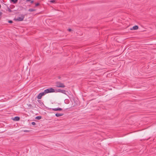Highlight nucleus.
Wrapping results in <instances>:
<instances>
[{
    "instance_id": "1",
    "label": "nucleus",
    "mask_w": 156,
    "mask_h": 156,
    "mask_svg": "<svg viewBox=\"0 0 156 156\" xmlns=\"http://www.w3.org/2000/svg\"><path fill=\"white\" fill-rule=\"evenodd\" d=\"M25 17V15L23 14L19 16H18L17 17H15L14 20L16 21H22L23 20Z\"/></svg>"
},
{
    "instance_id": "2",
    "label": "nucleus",
    "mask_w": 156,
    "mask_h": 156,
    "mask_svg": "<svg viewBox=\"0 0 156 156\" xmlns=\"http://www.w3.org/2000/svg\"><path fill=\"white\" fill-rule=\"evenodd\" d=\"M55 86L58 88H64L65 87V86L64 83H61L59 81H57L55 83Z\"/></svg>"
},
{
    "instance_id": "3",
    "label": "nucleus",
    "mask_w": 156,
    "mask_h": 156,
    "mask_svg": "<svg viewBox=\"0 0 156 156\" xmlns=\"http://www.w3.org/2000/svg\"><path fill=\"white\" fill-rule=\"evenodd\" d=\"M44 92L46 94L48 93L55 92V91L53 88H50L45 90H44Z\"/></svg>"
},
{
    "instance_id": "4",
    "label": "nucleus",
    "mask_w": 156,
    "mask_h": 156,
    "mask_svg": "<svg viewBox=\"0 0 156 156\" xmlns=\"http://www.w3.org/2000/svg\"><path fill=\"white\" fill-rule=\"evenodd\" d=\"M45 95V93H44V91L43 92L39 94H38V95L37 96V98L38 99H41V98H42V97L43 96H44V95Z\"/></svg>"
},
{
    "instance_id": "5",
    "label": "nucleus",
    "mask_w": 156,
    "mask_h": 156,
    "mask_svg": "<svg viewBox=\"0 0 156 156\" xmlns=\"http://www.w3.org/2000/svg\"><path fill=\"white\" fill-rule=\"evenodd\" d=\"M52 110L54 111H62V109L61 108H52L51 109Z\"/></svg>"
},
{
    "instance_id": "6",
    "label": "nucleus",
    "mask_w": 156,
    "mask_h": 156,
    "mask_svg": "<svg viewBox=\"0 0 156 156\" xmlns=\"http://www.w3.org/2000/svg\"><path fill=\"white\" fill-rule=\"evenodd\" d=\"M63 114H62V113H56L55 115V116H56V117H60V116H62L63 115Z\"/></svg>"
},
{
    "instance_id": "7",
    "label": "nucleus",
    "mask_w": 156,
    "mask_h": 156,
    "mask_svg": "<svg viewBox=\"0 0 156 156\" xmlns=\"http://www.w3.org/2000/svg\"><path fill=\"white\" fill-rule=\"evenodd\" d=\"M138 28V27L137 26H135L133 27L132 29H131V30H137Z\"/></svg>"
},
{
    "instance_id": "8",
    "label": "nucleus",
    "mask_w": 156,
    "mask_h": 156,
    "mask_svg": "<svg viewBox=\"0 0 156 156\" xmlns=\"http://www.w3.org/2000/svg\"><path fill=\"white\" fill-rule=\"evenodd\" d=\"M13 119L15 121H18L20 119V118L19 117L16 116V117H15Z\"/></svg>"
},
{
    "instance_id": "9",
    "label": "nucleus",
    "mask_w": 156,
    "mask_h": 156,
    "mask_svg": "<svg viewBox=\"0 0 156 156\" xmlns=\"http://www.w3.org/2000/svg\"><path fill=\"white\" fill-rule=\"evenodd\" d=\"M66 92H68L67 91H66L64 90H62L61 93L62 94H63L66 95L67 94L66 93Z\"/></svg>"
},
{
    "instance_id": "10",
    "label": "nucleus",
    "mask_w": 156,
    "mask_h": 156,
    "mask_svg": "<svg viewBox=\"0 0 156 156\" xmlns=\"http://www.w3.org/2000/svg\"><path fill=\"white\" fill-rule=\"evenodd\" d=\"M28 10L30 12H33V11H35V9H34L31 8V9H30Z\"/></svg>"
},
{
    "instance_id": "11",
    "label": "nucleus",
    "mask_w": 156,
    "mask_h": 156,
    "mask_svg": "<svg viewBox=\"0 0 156 156\" xmlns=\"http://www.w3.org/2000/svg\"><path fill=\"white\" fill-rule=\"evenodd\" d=\"M41 118V116H37L36 117L35 119L37 120H39Z\"/></svg>"
},
{
    "instance_id": "12",
    "label": "nucleus",
    "mask_w": 156,
    "mask_h": 156,
    "mask_svg": "<svg viewBox=\"0 0 156 156\" xmlns=\"http://www.w3.org/2000/svg\"><path fill=\"white\" fill-rule=\"evenodd\" d=\"M62 90H61L60 89H57V90H56V92L61 93Z\"/></svg>"
},
{
    "instance_id": "13",
    "label": "nucleus",
    "mask_w": 156,
    "mask_h": 156,
    "mask_svg": "<svg viewBox=\"0 0 156 156\" xmlns=\"http://www.w3.org/2000/svg\"><path fill=\"white\" fill-rule=\"evenodd\" d=\"M11 1L13 2V3H15L17 2L18 0H11Z\"/></svg>"
},
{
    "instance_id": "14",
    "label": "nucleus",
    "mask_w": 156,
    "mask_h": 156,
    "mask_svg": "<svg viewBox=\"0 0 156 156\" xmlns=\"http://www.w3.org/2000/svg\"><path fill=\"white\" fill-rule=\"evenodd\" d=\"M8 10L9 12H12L10 8H8Z\"/></svg>"
},
{
    "instance_id": "15",
    "label": "nucleus",
    "mask_w": 156,
    "mask_h": 156,
    "mask_svg": "<svg viewBox=\"0 0 156 156\" xmlns=\"http://www.w3.org/2000/svg\"><path fill=\"white\" fill-rule=\"evenodd\" d=\"M31 124L33 125H36V123L35 122H31Z\"/></svg>"
},
{
    "instance_id": "16",
    "label": "nucleus",
    "mask_w": 156,
    "mask_h": 156,
    "mask_svg": "<svg viewBox=\"0 0 156 156\" xmlns=\"http://www.w3.org/2000/svg\"><path fill=\"white\" fill-rule=\"evenodd\" d=\"M24 132H29V131L28 130H24L23 131Z\"/></svg>"
},
{
    "instance_id": "17",
    "label": "nucleus",
    "mask_w": 156,
    "mask_h": 156,
    "mask_svg": "<svg viewBox=\"0 0 156 156\" xmlns=\"http://www.w3.org/2000/svg\"><path fill=\"white\" fill-rule=\"evenodd\" d=\"M2 14V12H0V20L1 19V18Z\"/></svg>"
},
{
    "instance_id": "18",
    "label": "nucleus",
    "mask_w": 156,
    "mask_h": 156,
    "mask_svg": "<svg viewBox=\"0 0 156 156\" xmlns=\"http://www.w3.org/2000/svg\"><path fill=\"white\" fill-rule=\"evenodd\" d=\"M50 2L52 3H54L55 2V1L54 0H51L50 1Z\"/></svg>"
},
{
    "instance_id": "19",
    "label": "nucleus",
    "mask_w": 156,
    "mask_h": 156,
    "mask_svg": "<svg viewBox=\"0 0 156 156\" xmlns=\"http://www.w3.org/2000/svg\"><path fill=\"white\" fill-rule=\"evenodd\" d=\"M39 3H37L36 4H35V6H37L39 5Z\"/></svg>"
},
{
    "instance_id": "20",
    "label": "nucleus",
    "mask_w": 156,
    "mask_h": 156,
    "mask_svg": "<svg viewBox=\"0 0 156 156\" xmlns=\"http://www.w3.org/2000/svg\"><path fill=\"white\" fill-rule=\"evenodd\" d=\"M8 22L9 23H12V21L11 20L9 21Z\"/></svg>"
},
{
    "instance_id": "21",
    "label": "nucleus",
    "mask_w": 156,
    "mask_h": 156,
    "mask_svg": "<svg viewBox=\"0 0 156 156\" xmlns=\"http://www.w3.org/2000/svg\"><path fill=\"white\" fill-rule=\"evenodd\" d=\"M68 30L69 31H70L71 30V29H68Z\"/></svg>"
},
{
    "instance_id": "22",
    "label": "nucleus",
    "mask_w": 156,
    "mask_h": 156,
    "mask_svg": "<svg viewBox=\"0 0 156 156\" xmlns=\"http://www.w3.org/2000/svg\"><path fill=\"white\" fill-rule=\"evenodd\" d=\"M31 0H26V2H29V1H30Z\"/></svg>"
},
{
    "instance_id": "23",
    "label": "nucleus",
    "mask_w": 156,
    "mask_h": 156,
    "mask_svg": "<svg viewBox=\"0 0 156 156\" xmlns=\"http://www.w3.org/2000/svg\"><path fill=\"white\" fill-rule=\"evenodd\" d=\"M33 1H31V3H33Z\"/></svg>"
},
{
    "instance_id": "24",
    "label": "nucleus",
    "mask_w": 156,
    "mask_h": 156,
    "mask_svg": "<svg viewBox=\"0 0 156 156\" xmlns=\"http://www.w3.org/2000/svg\"><path fill=\"white\" fill-rule=\"evenodd\" d=\"M60 77H58V78L60 79Z\"/></svg>"
}]
</instances>
